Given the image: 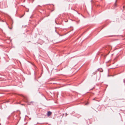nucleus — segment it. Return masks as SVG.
I'll use <instances>...</instances> for the list:
<instances>
[{
	"label": "nucleus",
	"instance_id": "1",
	"mask_svg": "<svg viewBox=\"0 0 125 125\" xmlns=\"http://www.w3.org/2000/svg\"><path fill=\"white\" fill-rule=\"evenodd\" d=\"M52 113L50 111H48V112L47 113V115L48 116H49L51 115Z\"/></svg>",
	"mask_w": 125,
	"mask_h": 125
},
{
	"label": "nucleus",
	"instance_id": "2",
	"mask_svg": "<svg viewBox=\"0 0 125 125\" xmlns=\"http://www.w3.org/2000/svg\"><path fill=\"white\" fill-rule=\"evenodd\" d=\"M27 103L28 105H30L31 104V103H30V102H27Z\"/></svg>",
	"mask_w": 125,
	"mask_h": 125
},
{
	"label": "nucleus",
	"instance_id": "3",
	"mask_svg": "<svg viewBox=\"0 0 125 125\" xmlns=\"http://www.w3.org/2000/svg\"><path fill=\"white\" fill-rule=\"evenodd\" d=\"M30 102V103H31V104H33V102L32 101V102Z\"/></svg>",
	"mask_w": 125,
	"mask_h": 125
},
{
	"label": "nucleus",
	"instance_id": "4",
	"mask_svg": "<svg viewBox=\"0 0 125 125\" xmlns=\"http://www.w3.org/2000/svg\"><path fill=\"white\" fill-rule=\"evenodd\" d=\"M1 20L0 19V21H1ZM2 21V22H4V21L3 20H2V21Z\"/></svg>",
	"mask_w": 125,
	"mask_h": 125
},
{
	"label": "nucleus",
	"instance_id": "5",
	"mask_svg": "<svg viewBox=\"0 0 125 125\" xmlns=\"http://www.w3.org/2000/svg\"><path fill=\"white\" fill-rule=\"evenodd\" d=\"M93 100H96V101H97V100H95V98H94L93 99Z\"/></svg>",
	"mask_w": 125,
	"mask_h": 125
},
{
	"label": "nucleus",
	"instance_id": "6",
	"mask_svg": "<svg viewBox=\"0 0 125 125\" xmlns=\"http://www.w3.org/2000/svg\"><path fill=\"white\" fill-rule=\"evenodd\" d=\"M88 104V103H86V105H87V104Z\"/></svg>",
	"mask_w": 125,
	"mask_h": 125
},
{
	"label": "nucleus",
	"instance_id": "7",
	"mask_svg": "<svg viewBox=\"0 0 125 125\" xmlns=\"http://www.w3.org/2000/svg\"><path fill=\"white\" fill-rule=\"evenodd\" d=\"M125 7V6H123V8H124Z\"/></svg>",
	"mask_w": 125,
	"mask_h": 125
},
{
	"label": "nucleus",
	"instance_id": "8",
	"mask_svg": "<svg viewBox=\"0 0 125 125\" xmlns=\"http://www.w3.org/2000/svg\"><path fill=\"white\" fill-rule=\"evenodd\" d=\"M116 1H116H116H115V2H116Z\"/></svg>",
	"mask_w": 125,
	"mask_h": 125
},
{
	"label": "nucleus",
	"instance_id": "9",
	"mask_svg": "<svg viewBox=\"0 0 125 125\" xmlns=\"http://www.w3.org/2000/svg\"><path fill=\"white\" fill-rule=\"evenodd\" d=\"M115 6H116V4H115Z\"/></svg>",
	"mask_w": 125,
	"mask_h": 125
}]
</instances>
